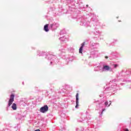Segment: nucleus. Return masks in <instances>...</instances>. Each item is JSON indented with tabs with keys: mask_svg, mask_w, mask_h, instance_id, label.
<instances>
[{
	"mask_svg": "<svg viewBox=\"0 0 131 131\" xmlns=\"http://www.w3.org/2000/svg\"><path fill=\"white\" fill-rule=\"evenodd\" d=\"M49 111V107L48 105H44L40 108V112L41 113H46V112H48Z\"/></svg>",
	"mask_w": 131,
	"mask_h": 131,
	"instance_id": "f257e3e1",
	"label": "nucleus"
},
{
	"mask_svg": "<svg viewBox=\"0 0 131 131\" xmlns=\"http://www.w3.org/2000/svg\"><path fill=\"white\" fill-rule=\"evenodd\" d=\"M14 98H15V95H14V94L10 95V98L8 101V106H10L13 104V102H14Z\"/></svg>",
	"mask_w": 131,
	"mask_h": 131,
	"instance_id": "f03ea898",
	"label": "nucleus"
},
{
	"mask_svg": "<svg viewBox=\"0 0 131 131\" xmlns=\"http://www.w3.org/2000/svg\"><path fill=\"white\" fill-rule=\"evenodd\" d=\"M79 95V94H78V93L76 94V106H75V108H78V96Z\"/></svg>",
	"mask_w": 131,
	"mask_h": 131,
	"instance_id": "7ed1b4c3",
	"label": "nucleus"
},
{
	"mask_svg": "<svg viewBox=\"0 0 131 131\" xmlns=\"http://www.w3.org/2000/svg\"><path fill=\"white\" fill-rule=\"evenodd\" d=\"M44 30L46 31V32H49V24H46L44 26Z\"/></svg>",
	"mask_w": 131,
	"mask_h": 131,
	"instance_id": "20e7f679",
	"label": "nucleus"
},
{
	"mask_svg": "<svg viewBox=\"0 0 131 131\" xmlns=\"http://www.w3.org/2000/svg\"><path fill=\"white\" fill-rule=\"evenodd\" d=\"M12 109H13V110H17V104H16V103H13Z\"/></svg>",
	"mask_w": 131,
	"mask_h": 131,
	"instance_id": "39448f33",
	"label": "nucleus"
},
{
	"mask_svg": "<svg viewBox=\"0 0 131 131\" xmlns=\"http://www.w3.org/2000/svg\"><path fill=\"white\" fill-rule=\"evenodd\" d=\"M103 69H105V70H109L110 68L108 66H105L103 67Z\"/></svg>",
	"mask_w": 131,
	"mask_h": 131,
	"instance_id": "423d86ee",
	"label": "nucleus"
},
{
	"mask_svg": "<svg viewBox=\"0 0 131 131\" xmlns=\"http://www.w3.org/2000/svg\"><path fill=\"white\" fill-rule=\"evenodd\" d=\"M111 104V101H110V104L108 105V102L106 101L104 103L105 106H107V107H109L110 105Z\"/></svg>",
	"mask_w": 131,
	"mask_h": 131,
	"instance_id": "0eeeda50",
	"label": "nucleus"
},
{
	"mask_svg": "<svg viewBox=\"0 0 131 131\" xmlns=\"http://www.w3.org/2000/svg\"><path fill=\"white\" fill-rule=\"evenodd\" d=\"M82 50H83V48L82 47H80L79 49V54H82Z\"/></svg>",
	"mask_w": 131,
	"mask_h": 131,
	"instance_id": "6e6552de",
	"label": "nucleus"
},
{
	"mask_svg": "<svg viewBox=\"0 0 131 131\" xmlns=\"http://www.w3.org/2000/svg\"><path fill=\"white\" fill-rule=\"evenodd\" d=\"M84 43H85L84 42L83 43H82L81 44V47L80 48H83V47H84Z\"/></svg>",
	"mask_w": 131,
	"mask_h": 131,
	"instance_id": "1a4fd4ad",
	"label": "nucleus"
},
{
	"mask_svg": "<svg viewBox=\"0 0 131 131\" xmlns=\"http://www.w3.org/2000/svg\"><path fill=\"white\" fill-rule=\"evenodd\" d=\"M114 66L115 68H116V67H117V66H118V64H114Z\"/></svg>",
	"mask_w": 131,
	"mask_h": 131,
	"instance_id": "9d476101",
	"label": "nucleus"
},
{
	"mask_svg": "<svg viewBox=\"0 0 131 131\" xmlns=\"http://www.w3.org/2000/svg\"><path fill=\"white\" fill-rule=\"evenodd\" d=\"M105 110H106V109L104 108L103 110H102V112H104V111H105Z\"/></svg>",
	"mask_w": 131,
	"mask_h": 131,
	"instance_id": "9b49d317",
	"label": "nucleus"
},
{
	"mask_svg": "<svg viewBox=\"0 0 131 131\" xmlns=\"http://www.w3.org/2000/svg\"><path fill=\"white\" fill-rule=\"evenodd\" d=\"M105 59H108V56H105Z\"/></svg>",
	"mask_w": 131,
	"mask_h": 131,
	"instance_id": "f8f14e48",
	"label": "nucleus"
},
{
	"mask_svg": "<svg viewBox=\"0 0 131 131\" xmlns=\"http://www.w3.org/2000/svg\"><path fill=\"white\" fill-rule=\"evenodd\" d=\"M86 6L88 8V7H89V5H86Z\"/></svg>",
	"mask_w": 131,
	"mask_h": 131,
	"instance_id": "ddd939ff",
	"label": "nucleus"
},
{
	"mask_svg": "<svg viewBox=\"0 0 131 131\" xmlns=\"http://www.w3.org/2000/svg\"><path fill=\"white\" fill-rule=\"evenodd\" d=\"M51 27H53V25H51Z\"/></svg>",
	"mask_w": 131,
	"mask_h": 131,
	"instance_id": "4468645a",
	"label": "nucleus"
}]
</instances>
